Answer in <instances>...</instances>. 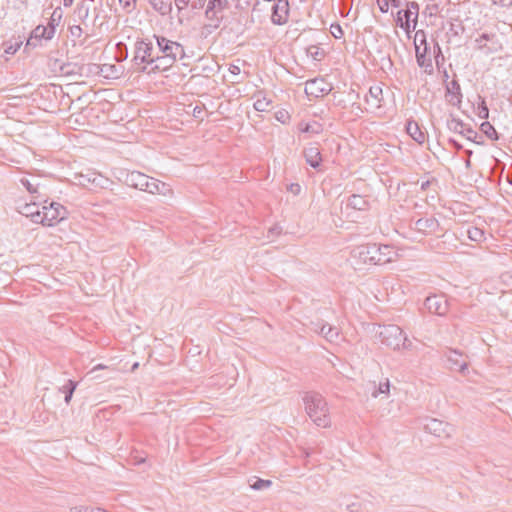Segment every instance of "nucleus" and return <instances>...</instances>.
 <instances>
[{
    "label": "nucleus",
    "mask_w": 512,
    "mask_h": 512,
    "mask_svg": "<svg viewBox=\"0 0 512 512\" xmlns=\"http://www.w3.org/2000/svg\"><path fill=\"white\" fill-rule=\"evenodd\" d=\"M351 255L363 264L384 265L393 262L398 253L392 245L367 243L355 247Z\"/></svg>",
    "instance_id": "1"
},
{
    "label": "nucleus",
    "mask_w": 512,
    "mask_h": 512,
    "mask_svg": "<svg viewBox=\"0 0 512 512\" xmlns=\"http://www.w3.org/2000/svg\"><path fill=\"white\" fill-rule=\"evenodd\" d=\"M303 401L308 416L317 426L325 428L330 425L327 402L321 394L308 392Z\"/></svg>",
    "instance_id": "2"
},
{
    "label": "nucleus",
    "mask_w": 512,
    "mask_h": 512,
    "mask_svg": "<svg viewBox=\"0 0 512 512\" xmlns=\"http://www.w3.org/2000/svg\"><path fill=\"white\" fill-rule=\"evenodd\" d=\"M156 55V49L153 43L145 38L138 39L135 42L132 63L136 66L139 73H147L152 66L153 58Z\"/></svg>",
    "instance_id": "3"
},
{
    "label": "nucleus",
    "mask_w": 512,
    "mask_h": 512,
    "mask_svg": "<svg viewBox=\"0 0 512 512\" xmlns=\"http://www.w3.org/2000/svg\"><path fill=\"white\" fill-rule=\"evenodd\" d=\"M381 343L393 350L410 349L412 342L407 338L402 329L394 324L385 325L379 332Z\"/></svg>",
    "instance_id": "4"
},
{
    "label": "nucleus",
    "mask_w": 512,
    "mask_h": 512,
    "mask_svg": "<svg viewBox=\"0 0 512 512\" xmlns=\"http://www.w3.org/2000/svg\"><path fill=\"white\" fill-rule=\"evenodd\" d=\"M67 217L66 208L57 202H50L49 205H43L41 210L40 224L44 226H54Z\"/></svg>",
    "instance_id": "5"
},
{
    "label": "nucleus",
    "mask_w": 512,
    "mask_h": 512,
    "mask_svg": "<svg viewBox=\"0 0 512 512\" xmlns=\"http://www.w3.org/2000/svg\"><path fill=\"white\" fill-rule=\"evenodd\" d=\"M153 38L156 40L157 44L156 53L174 59L184 58L185 50L180 43L159 35H153Z\"/></svg>",
    "instance_id": "6"
},
{
    "label": "nucleus",
    "mask_w": 512,
    "mask_h": 512,
    "mask_svg": "<svg viewBox=\"0 0 512 512\" xmlns=\"http://www.w3.org/2000/svg\"><path fill=\"white\" fill-rule=\"evenodd\" d=\"M444 358L446 359V366L451 371H457L465 374L468 370L467 357L459 350L447 349L444 352Z\"/></svg>",
    "instance_id": "7"
},
{
    "label": "nucleus",
    "mask_w": 512,
    "mask_h": 512,
    "mask_svg": "<svg viewBox=\"0 0 512 512\" xmlns=\"http://www.w3.org/2000/svg\"><path fill=\"white\" fill-rule=\"evenodd\" d=\"M56 32V27L54 23H48L47 26L38 25L31 33V36L28 38L25 49L32 47H37L38 43L41 40H51Z\"/></svg>",
    "instance_id": "8"
},
{
    "label": "nucleus",
    "mask_w": 512,
    "mask_h": 512,
    "mask_svg": "<svg viewBox=\"0 0 512 512\" xmlns=\"http://www.w3.org/2000/svg\"><path fill=\"white\" fill-rule=\"evenodd\" d=\"M424 307L431 314L444 316L448 312L449 303L443 295H431L425 299Z\"/></svg>",
    "instance_id": "9"
},
{
    "label": "nucleus",
    "mask_w": 512,
    "mask_h": 512,
    "mask_svg": "<svg viewBox=\"0 0 512 512\" xmlns=\"http://www.w3.org/2000/svg\"><path fill=\"white\" fill-rule=\"evenodd\" d=\"M477 48L487 54L496 53L501 50L502 45L494 33H482L475 40Z\"/></svg>",
    "instance_id": "10"
},
{
    "label": "nucleus",
    "mask_w": 512,
    "mask_h": 512,
    "mask_svg": "<svg viewBox=\"0 0 512 512\" xmlns=\"http://www.w3.org/2000/svg\"><path fill=\"white\" fill-rule=\"evenodd\" d=\"M424 428L436 437H450L453 432V427L449 423L435 418L427 419Z\"/></svg>",
    "instance_id": "11"
},
{
    "label": "nucleus",
    "mask_w": 512,
    "mask_h": 512,
    "mask_svg": "<svg viewBox=\"0 0 512 512\" xmlns=\"http://www.w3.org/2000/svg\"><path fill=\"white\" fill-rule=\"evenodd\" d=\"M441 229L439 221L434 217L419 218L414 222V230L424 235L437 233Z\"/></svg>",
    "instance_id": "12"
},
{
    "label": "nucleus",
    "mask_w": 512,
    "mask_h": 512,
    "mask_svg": "<svg viewBox=\"0 0 512 512\" xmlns=\"http://www.w3.org/2000/svg\"><path fill=\"white\" fill-rule=\"evenodd\" d=\"M306 163L313 169L319 170L322 164V155L318 143H310L303 150Z\"/></svg>",
    "instance_id": "13"
},
{
    "label": "nucleus",
    "mask_w": 512,
    "mask_h": 512,
    "mask_svg": "<svg viewBox=\"0 0 512 512\" xmlns=\"http://www.w3.org/2000/svg\"><path fill=\"white\" fill-rule=\"evenodd\" d=\"M331 90L330 85L323 78H314L308 80L305 86V92L314 97H320L328 94Z\"/></svg>",
    "instance_id": "14"
},
{
    "label": "nucleus",
    "mask_w": 512,
    "mask_h": 512,
    "mask_svg": "<svg viewBox=\"0 0 512 512\" xmlns=\"http://www.w3.org/2000/svg\"><path fill=\"white\" fill-rule=\"evenodd\" d=\"M418 18L414 17L413 11L408 9L399 10L396 17V24L406 33H410L411 29L415 30Z\"/></svg>",
    "instance_id": "15"
},
{
    "label": "nucleus",
    "mask_w": 512,
    "mask_h": 512,
    "mask_svg": "<svg viewBox=\"0 0 512 512\" xmlns=\"http://www.w3.org/2000/svg\"><path fill=\"white\" fill-rule=\"evenodd\" d=\"M289 14L288 0H276L272 7L271 20L276 25H282L287 22Z\"/></svg>",
    "instance_id": "16"
},
{
    "label": "nucleus",
    "mask_w": 512,
    "mask_h": 512,
    "mask_svg": "<svg viewBox=\"0 0 512 512\" xmlns=\"http://www.w3.org/2000/svg\"><path fill=\"white\" fill-rule=\"evenodd\" d=\"M148 176L139 172V171H131L125 173L124 183L132 188L145 191L147 189L148 184Z\"/></svg>",
    "instance_id": "17"
},
{
    "label": "nucleus",
    "mask_w": 512,
    "mask_h": 512,
    "mask_svg": "<svg viewBox=\"0 0 512 512\" xmlns=\"http://www.w3.org/2000/svg\"><path fill=\"white\" fill-rule=\"evenodd\" d=\"M365 102L373 109H380L384 106L383 89L379 85L371 86L365 95Z\"/></svg>",
    "instance_id": "18"
},
{
    "label": "nucleus",
    "mask_w": 512,
    "mask_h": 512,
    "mask_svg": "<svg viewBox=\"0 0 512 512\" xmlns=\"http://www.w3.org/2000/svg\"><path fill=\"white\" fill-rule=\"evenodd\" d=\"M445 96L451 105L460 108L463 95L461 92L460 84L457 80H452L446 85Z\"/></svg>",
    "instance_id": "19"
},
{
    "label": "nucleus",
    "mask_w": 512,
    "mask_h": 512,
    "mask_svg": "<svg viewBox=\"0 0 512 512\" xmlns=\"http://www.w3.org/2000/svg\"><path fill=\"white\" fill-rule=\"evenodd\" d=\"M416 54V61L419 67L424 68L425 72L432 73L433 72V65L430 54V47L425 46L420 48V46L416 45L415 49Z\"/></svg>",
    "instance_id": "20"
},
{
    "label": "nucleus",
    "mask_w": 512,
    "mask_h": 512,
    "mask_svg": "<svg viewBox=\"0 0 512 512\" xmlns=\"http://www.w3.org/2000/svg\"><path fill=\"white\" fill-rule=\"evenodd\" d=\"M176 61H177V59H174L171 57H166V56L160 55L159 53H156L155 57L153 58L152 66H150L147 73L150 74V73H156V72H160V71H166Z\"/></svg>",
    "instance_id": "21"
},
{
    "label": "nucleus",
    "mask_w": 512,
    "mask_h": 512,
    "mask_svg": "<svg viewBox=\"0 0 512 512\" xmlns=\"http://www.w3.org/2000/svg\"><path fill=\"white\" fill-rule=\"evenodd\" d=\"M95 72L107 79H117L121 76V69L114 64H93Z\"/></svg>",
    "instance_id": "22"
},
{
    "label": "nucleus",
    "mask_w": 512,
    "mask_h": 512,
    "mask_svg": "<svg viewBox=\"0 0 512 512\" xmlns=\"http://www.w3.org/2000/svg\"><path fill=\"white\" fill-rule=\"evenodd\" d=\"M366 211L369 209V201L362 195L353 194L348 197L346 210Z\"/></svg>",
    "instance_id": "23"
},
{
    "label": "nucleus",
    "mask_w": 512,
    "mask_h": 512,
    "mask_svg": "<svg viewBox=\"0 0 512 512\" xmlns=\"http://www.w3.org/2000/svg\"><path fill=\"white\" fill-rule=\"evenodd\" d=\"M145 192L151 194L168 195L171 193V188L168 184L149 177L147 189L145 190Z\"/></svg>",
    "instance_id": "24"
},
{
    "label": "nucleus",
    "mask_w": 512,
    "mask_h": 512,
    "mask_svg": "<svg viewBox=\"0 0 512 512\" xmlns=\"http://www.w3.org/2000/svg\"><path fill=\"white\" fill-rule=\"evenodd\" d=\"M406 132L412 137L418 144L424 143L426 139L425 133L420 129L418 123L414 120H409L406 124Z\"/></svg>",
    "instance_id": "25"
},
{
    "label": "nucleus",
    "mask_w": 512,
    "mask_h": 512,
    "mask_svg": "<svg viewBox=\"0 0 512 512\" xmlns=\"http://www.w3.org/2000/svg\"><path fill=\"white\" fill-rule=\"evenodd\" d=\"M319 334L331 343L337 342L339 339V330L328 323L321 324Z\"/></svg>",
    "instance_id": "26"
},
{
    "label": "nucleus",
    "mask_w": 512,
    "mask_h": 512,
    "mask_svg": "<svg viewBox=\"0 0 512 512\" xmlns=\"http://www.w3.org/2000/svg\"><path fill=\"white\" fill-rule=\"evenodd\" d=\"M20 212L22 215L29 217L34 223L40 224L41 210L35 203L25 204Z\"/></svg>",
    "instance_id": "27"
},
{
    "label": "nucleus",
    "mask_w": 512,
    "mask_h": 512,
    "mask_svg": "<svg viewBox=\"0 0 512 512\" xmlns=\"http://www.w3.org/2000/svg\"><path fill=\"white\" fill-rule=\"evenodd\" d=\"M219 13H221V11H218L215 9L210 10V8H206L205 17L209 22L207 27L215 30L220 26V24L222 22V16H219L218 15Z\"/></svg>",
    "instance_id": "28"
},
{
    "label": "nucleus",
    "mask_w": 512,
    "mask_h": 512,
    "mask_svg": "<svg viewBox=\"0 0 512 512\" xmlns=\"http://www.w3.org/2000/svg\"><path fill=\"white\" fill-rule=\"evenodd\" d=\"M78 386V382L69 379L60 389L59 391L64 394V401L66 404H69L74 391L76 390Z\"/></svg>",
    "instance_id": "29"
},
{
    "label": "nucleus",
    "mask_w": 512,
    "mask_h": 512,
    "mask_svg": "<svg viewBox=\"0 0 512 512\" xmlns=\"http://www.w3.org/2000/svg\"><path fill=\"white\" fill-rule=\"evenodd\" d=\"M149 3L161 15H167L172 10V4L165 0H149Z\"/></svg>",
    "instance_id": "30"
},
{
    "label": "nucleus",
    "mask_w": 512,
    "mask_h": 512,
    "mask_svg": "<svg viewBox=\"0 0 512 512\" xmlns=\"http://www.w3.org/2000/svg\"><path fill=\"white\" fill-rule=\"evenodd\" d=\"M467 124H465L461 119L452 117L447 121V128L461 135V130H465Z\"/></svg>",
    "instance_id": "31"
},
{
    "label": "nucleus",
    "mask_w": 512,
    "mask_h": 512,
    "mask_svg": "<svg viewBox=\"0 0 512 512\" xmlns=\"http://www.w3.org/2000/svg\"><path fill=\"white\" fill-rule=\"evenodd\" d=\"M467 236L471 241L481 242L485 239V233L478 227L471 226L467 229Z\"/></svg>",
    "instance_id": "32"
},
{
    "label": "nucleus",
    "mask_w": 512,
    "mask_h": 512,
    "mask_svg": "<svg viewBox=\"0 0 512 512\" xmlns=\"http://www.w3.org/2000/svg\"><path fill=\"white\" fill-rule=\"evenodd\" d=\"M114 58L117 62H123L128 58V48L125 43L118 42L116 44V54Z\"/></svg>",
    "instance_id": "33"
},
{
    "label": "nucleus",
    "mask_w": 512,
    "mask_h": 512,
    "mask_svg": "<svg viewBox=\"0 0 512 512\" xmlns=\"http://www.w3.org/2000/svg\"><path fill=\"white\" fill-rule=\"evenodd\" d=\"M481 131L488 137L490 138L491 140H498L499 139V135L496 131V129L494 128V126H492L489 122L485 121L481 124Z\"/></svg>",
    "instance_id": "34"
},
{
    "label": "nucleus",
    "mask_w": 512,
    "mask_h": 512,
    "mask_svg": "<svg viewBox=\"0 0 512 512\" xmlns=\"http://www.w3.org/2000/svg\"><path fill=\"white\" fill-rule=\"evenodd\" d=\"M300 131L304 133L319 134L322 132V125L318 122L301 125Z\"/></svg>",
    "instance_id": "35"
},
{
    "label": "nucleus",
    "mask_w": 512,
    "mask_h": 512,
    "mask_svg": "<svg viewBox=\"0 0 512 512\" xmlns=\"http://www.w3.org/2000/svg\"><path fill=\"white\" fill-rule=\"evenodd\" d=\"M461 135L469 141L477 144L481 143L477 140L478 138H481V136L469 125L466 126L465 130H461Z\"/></svg>",
    "instance_id": "36"
},
{
    "label": "nucleus",
    "mask_w": 512,
    "mask_h": 512,
    "mask_svg": "<svg viewBox=\"0 0 512 512\" xmlns=\"http://www.w3.org/2000/svg\"><path fill=\"white\" fill-rule=\"evenodd\" d=\"M229 6V0H208L207 8L223 12Z\"/></svg>",
    "instance_id": "37"
},
{
    "label": "nucleus",
    "mask_w": 512,
    "mask_h": 512,
    "mask_svg": "<svg viewBox=\"0 0 512 512\" xmlns=\"http://www.w3.org/2000/svg\"><path fill=\"white\" fill-rule=\"evenodd\" d=\"M390 391V382L386 379L385 382L379 383L378 387H374V390L371 392L372 397L377 398L380 394H388Z\"/></svg>",
    "instance_id": "38"
},
{
    "label": "nucleus",
    "mask_w": 512,
    "mask_h": 512,
    "mask_svg": "<svg viewBox=\"0 0 512 512\" xmlns=\"http://www.w3.org/2000/svg\"><path fill=\"white\" fill-rule=\"evenodd\" d=\"M307 54L313 60L320 61L324 57V50L321 49L319 46L311 45L307 48Z\"/></svg>",
    "instance_id": "39"
},
{
    "label": "nucleus",
    "mask_w": 512,
    "mask_h": 512,
    "mask_svg": "<svg viewBox=\"0 0 512 512\" xmlns=\"http://www.w3.org/2000/svg\"><path fill=\"white\" fill-rule=\"evenodd\" d=\"M4 45H5L4 52L8 55H13L20 49V47L22 45V41H20V40L9 41V42H6Z\"/></svg>",
    "instance_id": "40"
},
{
    "label": "nucleus",
    "mask_w": 512,
    "mask_h": 512,
    "mask_svg": "<svg viewBox=\"0 0 512 512\" xmlns=\"http://www.w3.org/2000/svg\"><path fill=\"white\" fill-rule=\"evenodd\" d=\"M271 485H272V481L271 480H265V479H261V478H256V480L253 483L250 484V487L253 490H262V489H265V488H269Z\"/></svg>",
    "instance_id": "41"
},
{
    "label": "nucleus",
    "mask_w": 512,
    "mask_h": 512,
    "mask_svg": "<svg viewBox=\"0 0 512 512\" xmlns=\"http://www.w3.org/2000/svg\"><path fill=\"white\" fill-rule=\"evenodd\" d=\"M20 183L31 194L38 192V184H34L29 178H27V177L21 178Z\"/></svg>",
    "instance_id": "42"
},
{
    "label": "nucleus",
    "mask_w": 512,
    "mask_h": 512,
    "mask_svg": "<svg viewBox=\"0 0 512 512\" xmlns=\"http://www.w3.org/2000/svg\"><path fill=\"white\" fill-rule=\"evenodd\" d=\"M478 112L477 115L481 119H487L489 117V109L486 105L485 99L480 97V102L478 103Z\"/></svg>",
    "instance_id": "43"
},
{
    "label": "nucleus",
    "mask_w": 512,
    "mask_h": 512,
    "mask_svg": "<svg viewBox=\"0 0 512 512\" xmlns=\"http://www.w3.org/2000/svg\"><path fill=\"white\" fill-rule=\"evenodd\" d=\"M414 44H415V46L416 45L420 46V48L429 46L427 43V40H426V34H425L424 30L416 31L415 36H414Z\"/></svg>",
    "instance_id": "44"
},
{
    "label": "nucleus",
    "mask_w": 512,
    "mask_h": 512,
    "mask_svg": "<svg viewBox=\"0 0 512 512\" xmlns=\"http://www.w3.org/2000/svg\"><path fill=\"white\" fill-rule=\"evenodd\" d=\"M433 49H434L433 53H434L435 62H436V65L439 67L444 62V56H443L441 47L438 42L434 43Z\"/></svg>",
    "instance_id": "45"
},
{
    "label": "nucleus",
    "mask_w": 512,
    "mask_h": 512,
    "mask_svg": "<svg viewBox=\"0 0 512 512\" xmlns=\"http://www.w3.org/2000/svg\"><path fill=\"white\" fill-rule=\"evenodd\" d=\"M330 32L333 35V37L336 38V39H340L344 35V31H343L341 25L338 24V23L331 24Z\"/></svg>",
    "instance_id": "46"
},
{
    "label": "nucleus",
    "mask_w": 512,
    "mask_h": 512,
    "mask_svg": "<svg viewBox=\"0 0 512 512\" xmlns=\"http://www.w3.org/2000/svg\"><path fill=\"white\" fill-rule=\"evenodd\" d=\"M269 106H270V102L267 101L265 98L264 99H258L254 103L255 110L260 111V112L267 111Z\"/></svg>",
    "instance_id": "47"
},
{
    "label": "nucleus",
    "mask_w": 512,
    "mask_h": 512,
    "mask_svg": "<svg viewBox=\"0 0 512 512\" xmlns=\"http://www.w3.org/2000/svg\"><path fill=\"white\" fill-rule=\"evenodd\" d=\"M80 177L82 178V180H80V183L82 185H85V182L93 183V184L96 183L99 175L93 172V173H89L86 175L81 174Z\"/></svg>",
    "instance_id": "48"
},
{
    "label": "nucleus",
    "mask_w": 512,
    "mask_h": 512,
    "mask_svg": "<svg viewBox=\"0 0 512 512\" xmlns=\"http://www.w3.org/2000/svg\"><path fill=\"white\" fill-rule=\"evenodd\" d=\"M340 506H345V508L349 512H359L360 508H361V504L359 502H351V503L341 502Z\"/></svg>",
    "instance_id": "49"
},
{
    "label": "nucleus",
    "mask_w": 512,
    "mask_h": 512,
    "mask_svg": "<svg viewBox=\"0 0 512 512\" xmlns=\"http://www.w3.org/2000/svg\"><path fill=\"white\" fill-rule=\"evenodd\" d=\"M119 2L127 12H131L135 9L136 0H119Z\"/></svg>",
    "instance_id": "50"
},
{
    "label": "nucleus",
    "mask_w": 512,
    "mask_h": 512,
    "mask_svg": "<svg viewBox=\"0 0 512 512\" xmlns=\"http://www.w3.org/2000/svg\"><path fill=\"white\" fill-rule=\"evenodd\" d=\"M406 9L413 11L414 17L419 16V4L415 1L408 2Z\"/></svg>",
    "instance_id": "51"
},
{
    "label": "nucleus",
    "mask_w": 512,
    "mask_h": 512,
    "mask_svg": "<svg viewBox=\"0 0 512 512\" xmlns=\"http://www.w3.org/2000/svg\"><path fill=\"white\" fill-rule=\"evenodd\" d=\"M389 0H377V5L382 13H387L389 10Z\"/></svg>",
    "instance_id": "52"
},
{
    "label": "nucleus",
    "mask_w": 512,
    "mask_h": 512,
    "mask_svg": "<svg viewBox=\"0 0 512 512\" xmlns=\"http://www.w3.org/2000/svg\"><path fill=\"white\" fill-rule=\"evenodd\" d=\"M207 0H191L190 5L192 9H202Z\"/></svg>",
    "instance_id": "53"
},
{
    "label": "nucleus",
    "mask_w": 512,
    "mask_h": 512,
    "mask_svg": "<svg viewBox=\"0 0 512 512\" xmlns=\"http://www.w3.org/2000/svg\"><path fill=\"white\" fill-rule=\"evenodd\" d=\"M61 16H62L61 9L60 8L55 9L54 12L52 13L49 23H54L56 25V20H60Z\"/></svg>",
    "instance_id": "54"
},
{
    "label": "nucleus",
    "mask_w": 512,
    "mask_h": 512,
    "mask_svg": "<svg viewBox=\"0 0 512 512\" xmlns=\"http://www.w3.org/2000/svg\"><path fill=\"white\" fill-rule=\"evenodd\" d=\"M190 1L191 0H174L175 6L179 11L187 7L190 4Z\"/></svg>",
    "instance_id": "55"
},
{
    "label": "nucleus",
    "mask_w": 512,
    "mask_h": 512,
    "mask_svg": "<svg viewBox=\"0 0 512 512\" xmlns=\"http://www.w3.org/2000/svg\"><path fill=\"white\" fill-rule=\"evenodd\" d=\"M322 323H325V322L323 320H317L316 322L312 321L310 324L311 325L310 329L319 334L320 327H321Z\"/></svg>",
    "instance_id": "56"
},
{
    "label": "nucleus",
    "mask_w": 512,
    "mask_h": 512,
    "mask_svg": "<svg viewBox=\"0 0 512 512\" xmlns=\"http://www.w3.org/2000/svg\"><path fill=\"white\" fill-rule=\"evenodd\" d=\"M495 5L501 7H510L512 6V0H492Z\"/></svg>",
    "instance_id": "57"
},
{
    "label": "nucleus",
    "mask_w": 512,
    "mask_h": 512,
    "mask_svg": "<svg viewBox=\"0 0 512 512\" xmlns=\"http://www.w3.org/2000/svg\"><path fill=\"white\" fill-rule=\"evenodd\" d=\"M92 507L78 506L71 508L70 512H90Z\"/></svg>",
    "instance_id": "58"
},
{
    "label": "nucleus",
    "mask_w": 512,
    "mask_h": 512,
    "mask_svg": "<svg viewBox=\"0 0 512 512\" xmlns=\"http://www.w3.org/2000/svg\"><path fill=\"white\" fill-rule=\"evenodd\" d=\"M276 118H277V120H279L280 122L285 123V122H286V120L289 118V116L287 115V113L278 112V113L276 114Z\"/></svg>",
    "instance_id": "59"
},
{
    "label": "nucleus",
    "mask_w": 512,
    "mask_h": 512,
    "mask_svg": "<svg viewBox=\"0 0 512 512\" xmlns=\"http://www.w3.org/2000/svg\"><path fill=\"white\" fill-rule=\"evenodd\" d=\"M202 113H203V109L199 106H196L194 109H193V116L195 118H202Z\"/></svg>",
    "instance_id": "60"
},
{
    "label": "nucleus",
    "mask_w": 512,
    "mask_h": 512,
    "mask_svg": "<svg viewBox=\"0 0 512 512\" xmlns=\"http://www.w3.org/2000/svg\"><path fill=\"white\" fill-rule=\"evenodd\" d=\"M449 143L456 149V150H461L463 148V146L457 141L455 140L454 138H450L449 139Z\"/></svg>",
    "instance_id": "61"
},
{
    "label": "nucleus",
    "mask_w": 512,
    "mask_h": 512,
    "mask_svg": "<svg viewBox=\"0 0 512 512\" xmlns=\"http://www.w3.org/2000/svg\"><path fill=\"white\" fill-rule=\"evenodd\" d=\"M229 71L234 75H238L240 73V68L236 65H230Z\"/></svg>",
    "instance_id": "62"
},
{
    "label": "nucleus",
    "mask_w": 512,
    "mask_h": 512,
    "mask_svg": "<svg viewBox=\"0 0 512 512\" xmlns=\"http://www.w3.org/2000/svg\"><path fill=\"white\" fill-rule=\"evenodd\" d=\"M104 368H107V367H106L105 365H103V364H98V365H96V366H94V367L92 368V370L89 372V374H93V373H95L97 370H99V369H104Z\"/></svg>",
    "instance_id": "63"
},
{
    "label": "nucleus",
    "mask_w": 512,
    "mask_h": 512,
    "mask_svg": "<svg viewBox=\"0 0 512 512\" xmlns=\"http://www.w3.org/2000/svg\"><path fill=\"white\" fill-rule=\"evenodd\" d=\"M290 190L297 194L300 191V185L299 184H291Z\"/></svg>",
    "instance_id": "64"
}]
</instances>
